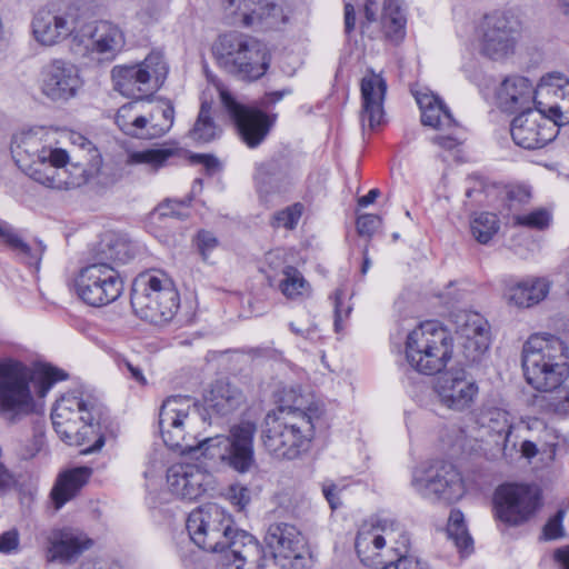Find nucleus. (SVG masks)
<instances>
[{
  "label": "nucleus",
  "mask_w": 569,
  "mask_h": 569,
  "mask_svg": "<svg viewBox=\"0 0 569 569\" xmlns=\"http://www.w3.org/2000/svg\"><path fill=\"white\" fill-rule=\"evenodd\" d=\"M198 420L199 412L190 397L167 398L159 412V427L166 446L182 455L200 451L204 458L219 461L239 473L251 470L256 463L254 422L242 420L230 428L228 436L200 439L194 430Z\"/></svg>",
  "instance_id": "f257e3e1"
},
{
  "label": "nucleus",
  "mask_w": 569,
  "mask_h": 569,
  "mask_svg": "<svg viewBox=\"0 0 569 569\" xmlns=\"http://www.w3.org/2000/svg\"><path fill=\"white\" fill-rule=\"evenodd\" d=\"M10 150L14 162L27 176L59 190L84 186L99 174L102 164L97 151L88 162L71 161L68 151L52 141V133L44 127L14 133Z\"/></svg>",
  "instance_id": "f03ea898"
},
{
  "label": "nucleus",
  "mask_w": 569,
  "mask_h": 569,
  "mask_svg": "<svg viewBox=\"0 0 569 569\" xmlns=\"http://www.w3.org/2000/svg\"><path fill=\"white\" fill-rule=\"evenodd\" d=\"M190 539L200 549L221 552L226 569H263L264 558L258 541L244 531L233 529V520L226 510L207 503L192 510L186 522Z\"/></svg>",
  "instance_id": "7ed1b4c3"
},
{
  "label": "nucleus",
  "mask_w": 569,
  "mask_h": 569,
  "mask_svg": "<svg viewBox=\"0 0 569 569\" xmlns=\"http://www.w3.org/2000/svg\"><path fill=\"white\" fill-rule=\"evenodd\" d=\"M51 419L56 432L67 445H87L86 453L96 452L104 446L109 416L88 387L79 386L64 392L56 401Z\"/></svg>",
  "instance_id": "20e7f679"
},
{
  "label": "nucleus",
  "mask_w": 569,
  "mask_h": 569,
  "mask_svg": "<svg viewBox=\"0 0 569 569\" xmlns=\"http://www.w3.org/2000/svg\"><path fill=\"white\" fill-rule=\"evenodd\" d=\"M67 373L51 365L30 366L14 358L0 359V417L16 423L36 409V398H43Z\"/></svg>",
  "instance_id": "39448f33"
},
{
  "label": "nucleus",
  "mask_w": 569,
  "mask_h": 569,
  "mask_svg": "<svg viewBox=\"0 0 569 569\" xmlns=\"http://www.w3.org/2000/svg\"><path fill=\"white\" fill-rule=\"evenodd\" d=\"M567 347L555 336H531L522 349L523 376L535 390L551 395L548 410L565 415L569 412V391L561 386L566 380Z\"/></svg>",
  "instance_id": "423d86ee"
},
{
  "label": "nucleus",
  "mask_w": 569,
  "mask_h": 569,
  "mask_svg": "<svg viewBox=\"0 0 569 569\" xmlns=\"http://www.w3.org/2000/svg\"><path fill=\"white\" fill-rule=\"evenodd\" d=\"M321 408L310 403L306 408L281 407L268 413L263 421L262 441L266 450L277 459L295 460L310 449Z\"/></svg>",
  "instance_id": "0eeeda50"
},
{
  "label": "nucleus",
  "mask_w": 569,
  "mask_h": 569,
  "mask_svg": "<svg viewBox=\"0 0 569 569\" xmlns=\"http://www.w3.org/2000/svg\"><path fill=\"white\" fill-rule=\"evenodd\" d=\"M180 306L172 279L162 270H150L134 280L131 307L137 317L156 326L170 322Z\"/></svg>",
  "instance_id": "6e6552de"
},
{
  "label": "nucleus",
  "mask_w": 569,
  "mask_h": 569,
  "mask_svg": "<svg viewBox=\"0 0 569 569\" xmlns=\"http://www.w3.org/2000/svg\"><path fill=\"white\" fill-rule=\"evenodd\" d=\"M212 53L226 71L246 81L264 76L271 61L263 43L240 32L221 34L213 43Z\"/></svg>",
  "instance_id": "1a4fd4ad"
},
{
  "label": "nucleus",
  "mask_w": 569,
  "mask_h": 569,
  "mask_svg": "<svg viewBox=\"0 0 569 569\" xmlns=\"http://www.w3.org/2000/svg\"><path fill=\"white\" fill-rule=\"evenodd\" d=\"M453 340L437 322L427 321L411 330L406 340V360L423 375H436L446 368L452 357Z\"/></svg>",
  "instance_id": "9d476101"
},
{
  "label": "nucleus",
  "mask_w": 569,
  "mask_h": 569,
  "mask_svg": "<svg viewBox=\"0 0 569 569\" xmlns=\"http://www.w3.org/2000/svg\"><path fill=\"white\" fill-rule=\"evenodd\" d=\"M355 546L361 562L371 567L382 565L395 552H408L410 539L398 521L380 518L360 528Z\"/></svg>",
  "instance_id": "9b49d317"
},
{
  "label": "nucleus",
  "mask_w": 569,
  "mask_h": 569,
  "mask_svg": "<svg viewBox=\"0 0 569 569\" xmlns=\"http://www.w3.org/2000/svg\"><path fill=\"white\" fill-rule=\"evenodd\" d=\"M168 71L163 54L152 51L139 63L114 66L111 70L113 89L123 97L142 100L162 87Z\"/></svg>",
  "instance_id": "f8f14e48"
},
{
  "label": "nucleus",
  "mask_w": 569,
  "mask_h": 569,
  "mask_svg": "<svg viewBox=\"0 0 569 569\" xmlns=\"http://www.w3.org/2000/svg\"><path fill=\"white\" fill-rule=\"evenodd\" d=\"M80 21L77 7L61 0L50 1L33 13L31 34L42 47H54L68 39L74 46Z\"/></svg>",
  "instance_id": "ddd939ff"
},
{
  "label": "nucleus",
  "mask_w": 569,
  "mask_h": 569,
  "mask_svg": "<svg viewBox=\"0 0 569 569\" xmlns=\"http://www.w3.org/2000/svg\"><path fill=\"white\" fill-rule=\"evenodd\" d=\"M71 289L82 302L99 308L120 298L124 281L111 262H92L77 271Z\"/></svg>",
  "instance_id": "4468645a"
},
{
  "label": "nucleus",
  "mask_w": 569,
  "mask_h": 569,
  "mask_svg": "<svg viewBox=\"0 0 569 569\" xmlns=\"http://www.w3.org/2000/svg\"><path fill=\"white\" fill-rule=\"evenodd\" d=\"M411 486L423 499L451 503L465 495V483L459 470L448 461L422 462L412 472Z\"/></svg>",
  "instance_id": "2eb2a0df"
},
{
  "label": "nucleus",
  "mask_w": 569,
  "mask_h": 569,
  "mask_svg": "<svg viewBox=\"0 0 569 569\" xmlns=\"http://www.w3.org/2000/svg\"><path fill=\"white\" fill-rule=\"evenodd\" d=\"M143 108L141 100H133L118 109L114 121L124 134L154 139L170 130L174 119V108L170 101L162 102L150 116L143 112Z\"/></svg>",
  "instance_id": "dca6fc26"
},
{
  "label": "nucleus",
  "mask_w": 569,
  "mask_h": 569,
  "mask_svg": "<svg viewBox=\"0 0 569 569\" xmlns=\"http://www.w3.org/2000/svg\"><path fill=\"white\" fill-rule=\"evenodd\" d=\"M540 507L541 490L533 485L507 483L495 492V517L508 526L527 522Z\"/></svg>",
  "instance_id": "f3484780"
},
{
  "label": "nucleus",
  "mask_w": 569,
  "mask_h": 569,
  "mask_svg": "<svg viewBox=\"0 0 569 569\" xmlns=\"http://www.w3.org/2000/svg\"><path fill=\"white\" fill-rule=\"evenodd\" d=\"M521 24L510 12H493L485 16L477 31L480 52L499 60L512 53Z\"/></svg>",
  "instance_id": "a211bd4d"
},
{
  "label": "nucleus",
  "mask_w": 569,
  "mask_h": 569,
  "mask_svg": "<svg viewBox=\"0 0 569 569\" xmlns=\"http://www.w3.org/2000/svg\"><path fill=\"white\" fill-rule=\"evenodd\" d=\"M543 110L535 106L520 112L512 120L510 133L517 146L525 149H539L556 138L557 127L562 123H555Z\"/></svg>",
  "instance_id": "6ab92c4d"
},
{
  "label": "nucleus",
  "mask_w": 569,
  "mask_h": 569,
  "mask_svg": "<svg viewBox=\"0 0 569 569\" xmlns=\"http://www.w3.org/2000/svg\"><path fill=\"white\" fill-rule=\"evenodd\" d=\"M124 46V36L120 28L106 20L82 23L76 33L74 47L86 54H97L103 59H113Z\"/></svg>",
  "instance_id": "aec40b11"
},
{
  "label": "nucleus",
  "mask_w": 569,
  "mask_h": 569,
  "mask_svg": "<svg viewBox=\"0 0 569 569\" xmlns=\"http://www.w3.org/2000/svg\"><path fill=\"white\" fill-rule=\"evenodd\" d=\"M220 98L242 141L250 148L258 147L268 136L274 119L257 108L239 103L228 91L222 90Z\"/></svg>",
  "instance_id": "412c9836"
},
{
  "label": "nucleus",
  "mask_w": 569,
  "mask_h": 569,
  "mask_svg": "<svg viewBox=\"0 0 569 569\" xmlns=\"http://www.w3.org/2000/svg\"><path fill=\"white\" fill-rule=\"evenodd\" d=\"M416 100L421 111L423 126L449 131L448 134L436 136L432 138V142L447 150L456 148L460 143V139L456 134L458 123L445 102L437 94L428 91L417 92Z\"/></svg>",
  "instance_id": "4be33fe9"
},
{
  "label": "nucleus",
  "mask_w": 569,
  "mask_h": 569,
  "mask_svg": "<svg viewBox=\"0 0 569 569\" xmlns=\"http://www.w3.org/2000/svg\"><path fill=\"white\" fill-rule=\"evenodd\" d=\"M264 542L271 553V560L283 569L302 559L306 550L301 532L293 525L286 522L270 525Z\"/></svg>",
  "instance_id": "5701e85b"
},
{
  "label": "nucleus",
  "mask_w": 569,
  "mask_h": 569,
  "mask_svg": "<svg viewBox=\"0 0 569 569\" xmlns=\"http://www.w3.org/2000/svg\"><path fill=\"white\" fill-rule=\"evenodd\" d=\"M535 106L545 109L555 123L569 121V79L561 73H549L535 88Z\"/></svg>",
  "instance_id": "b1692460"
},
{
  "label": "nucleus",
  "mask_w": 569,
  "mask_h": 569,
  "mask_svg": "<svg viewBox=\"0 0 569 569\" xmlns=\"http://www.w3.org/2000/svg\"><path fill=\"white\" fill-rule=\"evenodd\" d=\"M226 13L233 24L273 27L286 21L282 9L273 0H227Z\"/></svg>",
  "instance_id": "393cba45"
},
{
  "label": "nucleus",
  "mask_w": 569,
  "mask_h": 569,
  "mask_svg": "<svg viewBox=\"0 0 569 569\" xmlns=\"http://www.w3.org/2000/svg\"><path fill=\"white\" fill-rule=\"evenodd\" d=\"M81 87L78 68L66 60L56 59L46 64L41 72V90L53 101L74 97Z\"/></svg>",
  "instance_id": "a878e982"
},
{
  "label": "nucleus",
  "mask_w": 569,
  "mask_h": 569,
  "mask_svg": "<svg viewBox=\"0 0 569 569\" xmlns=\"http://www.w3.org/2000/svg\"><path fill=\"white\" fill-rule=\"evenodd\" d=\"M167 483L172 495L196 500L211 486L212 476L196 463H174L167 471Z\"/></svg>",
  "instance_id": "bb28decb"
},
{
  "label": "nucleus",
  "mask_w": 569,
  "mask_h": 569,
  "mask_svg": "<svg viewBox=\"0 0 569 569\" xmlns=\"http://www.w3.org/2000/svg\"><path fill=\"white\" fill-rule=\"evenodd\" d=\"M436 391L443 406L462 411L471 407L479 390L477 383L467 377L463 369H452L438 379Z\"/></svg>",
  "instance_id": "cd10ccee"
},
{
  "label": "nucleus",
  "mask_w": 569,
  "mask_h": 569,
  "mask_svg": "<svg viewBox=\"0 0 569 569\" xmlns=\"http://www.w3.org/2000/svg\"><path fill=\"white\" fill-rule=\"evenodd\" d=\"M361 111L360 122L363 130H375L383 123V102L387 92V82L380 73L372 70L361 79Z\"/></svg>",
  "instance_id": "c85d7f7f"
},
{
  "label": "nucleus",
  "mask_w": 569,
  "mask_h": 569,
  "mask_svg": "<svg viewBox=\"0 0 569 569\" xmlns=\"http://www.w3.org/2000/svg\"><path fill=\"white\" fill-rule=\"evenodd\" d=\"M458 332L463 339L462 347L466 358L478 361L488 350L490 343L487 320L477 312H463L458 317Z\"/></svg>",
  "instance_id": "c756f323"
},
{
  "label": "nucleus",
  "mask_w": 569,
  "mask_h": 569,
  "mask_svg": "<svg viewBox=\"0 0 569 569\" xmlns=\"http://www.w3.org/2000/svg\"><path fill=\"white\" fill-rule=\"evenodd\" d=\"M93 545L83 531L74 528L54 530L49 538L48 559L69 563L76 561Z\"/></svg>",
  "instance_id": "7c9ffc66"
},
{
  "label": "nucleus",
  "mask_w": 569,
  "mask_h": 569,
  "mask_svg": "<svg viewBox=\"0 0 569 569\" xmlns=\"http://www.w3.org/2000/svg\"><path fill=\"white\" fill-rule=\"evenodd\" d=\"M497 101L506 112H522L535 106V87L525 77L506 78L498 88Z\"/></svg>",
  "instance_id": "2f4dec72"
},
{
  "label": "nucleus",
  "mask_w": 569,
  "mask_h": 569,
  "mask_svg": "<svg viewBox=\"0 0 569 569\" xmlns=\"http://www.w3.org/2000/svg\"><path fill=\"white\" fill-rule=\"evenodd\" d=\"M550 282L545 278L529 277L510 282L505 290L509 305L517 308H531L541 302L549 293Z\"/></svg>",
  "instance_id": "473e14b6"
},
{
  "label": "nucleus",
  "mask_w": 569,
  "mask_h": 569,
  "mask_svg": "<svg viewBox=\"0 0 569 569\" xmlns=\"http://www.w3.org/2000/svg\"><path fill=\"white\" fill-rule=\"evenodd\" d=\"M243 400L242 392L223 380L216 381L204 397L207 409L219 416L232 413L240 407Z\"/></svg>",
  "instance_id": "72a5a7b5"
},
{
  "label": "nucleus",
  "mask_w": 569,
  "mask_h": 569,
  "mask_svg": "<svg viewBox=\"0 0 569 569\" xmlns=\"http://www.w3.org/2000/svg\"><path fill=\"white\" fill-rule=\"evenodd\" d=\"M91 476V469L79 467L68 470L59 476L51 491V498L56 509H60L69 500L73 499Z\"/></svg>",
  "instance_id": "f704fd0d"
},
{
  "label": "nucleus",
  "mask_w": 569,
  "mask_h": 569,
  "mask_svg": "<svg viewBox=\"0 0 569 569\" xmlns=\"http://www.w3.org/2000/svg\"><path fill=\"white\" fill-rule=\"evenodd\" d=\"M0 237L7 246L17 252L24 263L34 267L39 266L46 250V246L41 241L36 242L33 246L27 243L20 234L6 222H0Z\"/></svg>",
  "instance_id": "c9c22d12"
},
{
  "label": "nucleus",
  "mask_w": 569,
  "mask_h": 569,
  "mask_svg": "<svg viewBox=\"0 0 569 569\" xmlns=\"http://www.w3.org/2000/svg\"><path fill=\"white\" fill-rule=\"evenodd\" d=\"M380 23L388 39L399 41L405 37L407 19L400 0L383 1Z\"/></svg>",
  "instance_id": "e433bc0d"
},
{
  "label": "nucleus",
  "mask_w": 569,
  "mask_h": 569,
  "mask_svg": "<svg viewBox=\"0 0 569 569\" xmlns=\"http://www.w3.org/2000/svg\"><path fill=\"white\" fill-rule=\"evenodd\" d=\"M178 152L174 148H148L129 150L124 163L127 166H143L150 171H158L164 167L170 158Z\"/></svg>",
  "instance_id": "4c0bfd02"
},
{
  "label": "nucleus",
  "mask_w": 569,
  "mask_h": 569,
  "mask_svg": "<svg viewBox=\"0 0 569 569\" xmlns=\"http://www.w3.org/2000/svg\"><path fill=\"white\" fill-rule=\"evenodd\" d=\"M481 428L497 435L506 446L511 433V420L507 410L496 407H483L477 418Z\"/></svg>",
  "instance_id": "58836bf2"
},
{
  "label": "nucleus",
  "mask_w": 569,
  "mask_h": 569,
  "mask_svg": "<svg viewBox=\"0 0 569 569\" xmlns=\"http://www.w3.org/2000/svg\"><path fill=\"white\" fill-rule=\"evenodd\" d=\"M220 133L221 129L212 118V104L203 101L193 128L189 132L190 138L197 142L207 143L218 138Z\"/></svg>",
  "instance_id": "ea45409f"
},
{
  "label": "nucleus",
  "mask_w": 569,
  "mask_h": 569,
  "mask_svg": "<svg viewBox=\"0 0 569 569\" xmlns=\"http://www.w3.org/2000/svg\"><path fill=\"white\" fill-rule=\"evenodd\" d=\"M447 535L461 556H468L473 551V540L468 532L463 513L458 509L450 512Z\"/></svg>",
  "instance_id": "a19ab883"
},
{
  "label": "nucleus",
  "mask_w": 569,
  "mask_h": 569,
  "mask_svg": "<svg viewBox=\"0 0 569 569\" xmlns=\"http://www.w3.org/2000/svg\"><path fill=\"white\" fill-rule=\"evenodd\" d=\"M281 293L288 299H298L307 296L310 286L302 273L295 267L284 269L283 279L279 282Z\"/></svg>",
  "instance_id": "79ce46f5"
},
{
  "label": "nucleus",
  "mask_w": 569,
  "mask_h": 569,
  "mask_svg": "<svg viewBox=\"0 0 569 569\" xmlns=\"http://www.w3.org/2000/svg\"><path fill=\"white\" fill-rule=\"evenodd\" d=\"M470 230L478 242L488 243L499 230L497 216L489 212L477 214L470 222Z\"/></svg>",
  "instance_id": "37998d69"
},
{
  "label": "nucleus",
  "mask_w": 569,
  "mask_h": 569,
  "mask_svg": "<svg viewBox=\"0 0 569 569\" xmlns=\"http://www.w3.org/2000/svg\"><path fill=\"white\" fill-rule=\"evenodd\" d=\"M287 262L286 250L277 248L264 254L259 269L267 277L269 283L272 284V281L279 273L284 274V269L292 268V266H289Z\"/></svg>",
  "instance_id": "c03bdc74"
},
{
  "label": "nucleus",
  "mask_w": 569,
  "mask_h": 569,
  "mask_svg": "<svg viewBox=\"0 0 569 569\" xmlns=\"http://www.w3.org/2000/svg\"><path fill=\"white\" fill-rule=\"evenodd\" d=\"M513 223L528 229L543 230L551 222V213L545 208H538L530 212L513 213Z\"/></svg>",
  "instance_id": "a18cd8bd"
},
{
  "label": "nucleus",
  "mask_w": 569,
  "mask_h": 569,
  "mask_svg": "<svg viewBox=\"0 0 569 569\" xmlns=\"http://www.w3.org/2000/svg\"><path fill=\"white\" fill-rule=\"evenodd\" d=\"M303 212V206L299 202L287 207L280 211H277L271 219V226L273 228H284L292 230L297 227Z\"/></svg>",
  "instance_id": "49530a36"
},
{
  "label": "nucleus",
  "mask_w": 569,
  "mask_h": 569,
  "mask_svg": "<svg viewBox=\"0 0 569 569\" xmlns=\"http://www.w3.org/2000/svg\"><path fill=\"white\" fill-rule=\"evenodd\" d=\"M167 0H147L137 13L143 24L158 22L167 12Z\"/></svg>",
  "instance_id": "de8ad7c7"
},
{
  "label": "nucleus",
  "mask_w": 569,
  "mask_h": 569,
  "mask_svg": "<svg viewBox=\"0 0 569 569\" xmlns=\"http://www.w3.org/2000/svg\"><path fill=\"white\" fill-rule=\"evenodd\" d=\"M408 552H395L382 563L381 569H427V566Z\"/></svg>",
  "instance_id": "09e8293b"
},
{
  "label": "nucleus",
  "mask_w": 569,
  "mask_h": 569,
  "mask_svg": "<svg viewBox=\"0 0 569 569\" xmlns=\"http://www.w3.org/2000/svg\"><path fill=\"white\" fill-rule=\"evenodd\" d=\"M21 550L20 532L17 528H11L0 533V553L17 555Z\"/></svg>",
  "instance_id": "8fccbe9b"
},
{
  "label": "nucleus",
  "mask_w": 569,
  "mask_h": 569,
  "mask_svg": "<svg viewBox=\"0 0 569 569\" xmlns=\"http://www.w3.org/2000/svg\"><path fill=\"white\" fill-rule=\"evenodd\" d=\"M108 260L119 263H126L130 258V247L121 240L108 243V251L104 252Z\"/></svg>",
  "instance_id": "3c124183"
},
{
  "label": "nucleus",
  "mask_w": 569,
  "mask_h": 569,
  "mask_svg": "<svg viewBox=\"0 0 569 569\" xmlns=\"http://www.w3.org/2000/svg\"><path fill=\"white\" fill-rule=\"evenodd\" d=\"M563 517L565 511L558 510L557 513L548 520L543 527V537L546 540H555L563 536Z\"/></svg>",
  "instance_id": "603ef678"
},
{
  "label": "nucleus",
  "mask_w": 569,
  "mask_h": 569,
  "mask_svg": "<svg viewBox=\"0 0 569 569\" xmlns=\"http://www.w3.org/2000/svg\"><path fill=\"white\" fill-rule=\"evenodd\" d=\"M531 194L528 188L523 186L511 187L507 191V201L510 210H517V207L527 203Z\"/></svg>",
  "instance_id": "864d4df0"
},
{
  "label": "nucleus",
  "mask_w": 569,
  "mask_h": 569,
  "mask_svg": "<svg viewBox=\"0 0 569 569\" xmlns=\"http://www.w3.org/2000/svg\"><path fill=\"white\" fill-rule=\"evenodd\" d=\"M197 247L203 260H207L209 253L218 247V239L210 231H199L197 236Z\"/></svg>",
  "instance_id": "5fc2aeb1"
},
{
  "label": "nucleus",
  "mask_w": 569,
  "mask_h": 569,
  "mask_svg": "<svg viewBox=\"0 0 569 569\" xmlns=\"http://www.w3.org/2000/svg\"><path fill=\"white\" fill-rule=\"evenodd\" d=\"M466 297V290L457 288L456 282H450L447 288L439 293V298L446 306H453L462 301Z\"/></svg>",
  "instance_id": "6e6d98bb"
},
{
  "label": "nucleus",
  "mask_w": 569,
  "mask_h": 569,
  "mask_svg": "<svg viewBox=\"0 0 569 569\" xmlns=\"http://www.w3.org/2000/svg\"><path fill=\"white\" fill-rule=\"evenodd\" d=\"M380 224V218L376 214H362L357 219V230L361 236H371Z\"/></svg>",
  "instance_id": "4d7b16f0"
},
{
  "label": "nucleus",
  "mask_w": 569,
  "mask_h": 569,
  "mask_svg": "<svg viewBox=\"0 0 569 569\" xmlns=\"http://www.w3.org/2000/svg\"><path fill=\"white\" fill-rule=\"evenodd\" d=\"M342 292L336 291L335 293V329L339 332L342 329V320L348 318L351 307L346 306L341 301Z\"/></svg>",
  "instance_id": "13d9d810"
},
{
  "label": "nucleus",
  "mask_w": 569,
  "mask_h": 569,
  "mask_svg": "<svg viewBox=\"0 0 569 569\" xmlns=\"http://www.w3.org/2000/svg\"><path fill=\"white\" fill-rule=\"evenodd\" d=\"M230 500L239 506L241 509L244 508L250 501V492L247 488L240 486H232L229 490Z\"/></svg>",
  "instance_id": "bf43d9fd"
},
{
  "label": "nucleus",
  "mask_w": 569,
  "mask_h": 569,
  "mask_svg": "<svg viewBox=\"0 0 569 569\" xmlns=\"http://www.w3.org/2000/svg\"><path fill=\"white\" fill-rule=\"evenodd\" d=\"M291 92H292V90L289 88L268 92L260 99L259 106L261 108H269L270 106L282 100L286 96L291 94Z\"/></svg>",
  "instance_id": "052dcab7"
},
{
  "label": "nucleus",
  "mask_w": 569,
  "mask_h": 569,
  "mask_svg": "<svg viewBox=\"0 0 569 569\" xmlns=\"http://www.w3.org/2000/svg\"><path fill=\"white\" fill-rule=\"evenodd\" d=\"M254 181L260 193H269L268 184L271 182V177L269 176L266 168L260 167L257 170L254 176Z\"/></svg>",
  "instance_id": "680f3d73"
},
{
  "label": "nucleus",
  "mask_w": 569,
  "mask_h": 569,
  "mask_svg": "<svg viewBox=\"0 0 569 569\" xmlns=\"http://www.w3.org/2000/svg\"><path fill=\"white\" fill-rule=\"evenodd\" d=\"M192 161L203 164L209 173H213L219 168L218 160L209 154H194Z\"/></svg>",
  "instance_id": "e2e57ef3"
},
{
  "label": "nucleus",
  "mask_w": 569,
  "mask_h": 569,
  "mask_svg": "<svg viewBox=\"0 0 569 569\" xmlns=\"http://www.w3.org/2000/svg\"><path fill=\"white\" fill-rule=\"evenodd\" d=\"M377 8L378 0H366V3L363 6V14L366 21L361 22V27L370 24L377 20Z\"/></svg>",
  "instance_id": "0e129e2a"
},
{
  "label": "nucleus",
  "mask_w": 569,
  "mask_h": 569,
  "mask_svg": "<svg viewBox=\"0 0 569 569\" xmlns=\"http://www.w3.org/2000/svg\"><path fill=\"white\" fill-rule=\"evenodd\" d=\"M553 560L557 569H569V546L556 549Z\"/></svg>",
  "instance_id": "69168bd1"
},
{
  "label": "nucleus",
  "mask_w": 569,
  "mask_h": 569,
  "mask_svg": "<svg viewBox=\"0 0 569 569\" xmlns=\"http://www.w3.org/2000/svg\"><path fill=\"white\" fill-rule=\"evenodd\" d=\"M79 569H124V568L118 562L84 561L80 565Z\"/></svg>",
  "instance_id": "338daca9"
},
{
  "label": "nucleus",
  "mask_w": 569,
  "mask_h": 569,
  "mask_svg": "<svg viewBox=\"0 0 569 569\" xmlns=\"http://www.w3.org/2000/svg\"><path fill=\"white\" fill-rule=\"evenodd\" d=\"M123 367L127 369V371L130 373V377L136 380L140 385H146L147 380L143 375L142 369L139 366L133 365L132 362L126 360L123 362Z\"/></svg>",
  "instance_id": "774afa93"
}]
</instances>
